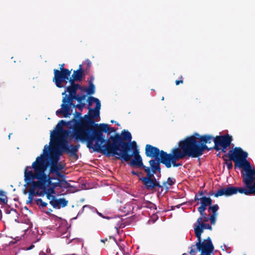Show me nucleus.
Wrapping results in <instances>:
<instances>
[{
	"label": "nucleus",
	"mask_w": 255,
	"mask_h": 255,
	"mask_svg": "<svg viewBox=\"0 0 255 255\" xmlns=\"http://www.w3.org/2000/svg\"><path fill=\"white\" fill-rule=\"evenodd\" d=\"M248 153L244 151L240 147H235L230 150L227 153L225 154L222 158L227 157L232 160L235 162V166L245 157H248Z\"/></svg>",
	"instance_id": "obj_10"
},
{
	"label": "nucleus",
	"mask_w": 255,
	"mask_h": 255,
	"mask_svg": "<svg viewBox=\"0 0 255 255\" xmlns=\"http://www.w3.org/2000/svg\"><path fill=\"white\" fill-rule=\"evenodd\" d=\"M143 169L146 173V176L140 178L139 180L142 182L146 190L151 191H156V187L159 188L162 187L159 182L157 181L154 177V174L157 173H153V172L150 170V167L148 166H144Z\"/></svg>",
	"instance_id": "obj_9"
},
{
	"label": "nucleus",
	"mask_w": 255,
	"mask_h": 255,
	"mask_svg": "<svg viewBox=\"0 0 255 255\" xmlns=\"http://www.w3.org/2000/svg\"><path fill=\"white\" fill-rule=\"evenodd\" d=\"M94 80V78L91 77L90 80H88L89 82V88H87V93L88 95H92L94 94L95 91V87L94 84L93 83V81Z\"/></svg>",
	"instance_id": "obj_32"
},
{
	"label": "nucleus",
	"mask_w": 255,
	"mask_h": 255,
	"mask_svg": "<svg viewBox=\"0 0 255 255\" xmlns=\"http://www.w3.org/2000/svg\"><path fill=\"white\" fill-rule=\"evenodd\" d=\"M129 144L130 145L129 146L128 148L126 149L123 146L119 150V152H128L129 151H130L131 149H134V148L137 147L136 143L135 141H133L131 142H129Z\"/></svg>",
	"instance_id": "obj_33"
},
{
	"label": "nucleus",
	"mask_w": 255,
	"mask_h": 255,
	"mask_svg": "<svg viewBox=\"0 0 255 255\" xmlns=\"http://www.w3.org/2000/svg\"><path fill=\"white\" fill-rule=\"evenodd\" d=\"M28 200L27 201V203H32L33 201V196H30L29 194L28 197Z\"/></svg>",
	"instance_id": "obj_52"
},
{
	"label": "nucleus",
	"mask_w": 255,
	"mask_h": 255,
	"mask_svg": "<svg viewBox=\"0 0 255 255\" xmlns=\"http://www.w3.org/2000/svg\"><path fill=\"white\" fill-rule=\"evenodd\" d=\"M133 149V151L131 154L128 152H118L116 156H118L117 158L121 159L125 161L128 162L130 160L132 156H140L139 154V150L137 148H134Z\"/></svg>",
	"instance_id": "obj_20"
},
{
	"label": "nucleus",
	"mask_w": 255,
	"mask_h": 255,
	"mask_svg": "<svg viewBox=\"0 0 255 255\" xmlns=\"http://www.w3.org/2000/svg\"><path fill=\"white\" fill-rule=\"evenodd\" d=\"M193 135H195V136L197 137H200V136H201L202 135H200L199 133H195Z\"/></svg>",
	"instance_id": "obj_62"
},
{
	"label": "nucleus",
	"mask_w": 255,
	"mask_h": 255,
	"mask_svg": "<svg viewBox=\"0 0 255 255\" xmlns=\"http://www.w3.org/2000/svg\"><path fill=\"white\" fill-rule=\"evenodd\" d=\"M57 177V180L60 181L64 180L66 178V176L64 174H62L60 172H58L57 173H55Z\"/></svg>",
	"instance_id": "obj_44"
},
{
	"label": "nucleus",
	"mask_w": 255,
	"mask_h": 255,
	"mask_svg": "<svg viewBox=\"0 0 255 255\" xmlns=\"http://www.w3.org/2000/svg\"><path fill=\"white\" fill-rule=\"evenodd\" d=\"M58 124H59L61 125H62V127L63 126H65V125H67V123L65 121H63V120L60 121L59 122Z\"/></svg>",
	"instance_id": "obj_55"
},
{
	"label": "nucleus",
	"mask_w": 255,
	"mask_h": 255,
	"mask_svg": "<svg viewBox=\"0 0 255 255\" xmlns=\"http://www.w3.org/2000/svg\"><path fill=\"white\" fill-rule=\"evenodd\" d=\"M78 89L80 90L82 92H87V88L82 86L79 84H78Z\"/></svg>",
	"instance_id": "obj_50"
},
{
	"label": "nucleus",
	"mask_w": 255,
	"mask_h": 255,
	"mask_svg": "<svg viewBox=\"0 0 255 255\" xmlns=\"http://www.w3.org/2000/svg\"><path fill=\"white\" fill-rule=\"evenodd\" d=\"M194 200L200 201L199 203L201 204V206L197 208V210L201 214L205 212L208 206H210L212 204V200L210 197L206 196L198 197L197 196H195Z\"/></svg>",
	"instance_id": "obj_17"
},
{
	"label": "nucleus",
	"mask_w": 255,
	"mask_h": 255,
	"mask_svg": "<svg viewBox=\"0 0 255 255\" xmlns=\"http://www.w3.org/2000/svg\"><path fill=\"white\" fill-rule=\"evenodd\" d=\"M181 205L182 204H179L175 206H172V210H173L175 207H176L177 208H179Z\"/></svg>",
	"instance_id": "obj_61"
},
{
	"label": "nucleus",
	"mask_w": 255,
	"mask_h": 255,
	"mask_svg": "<svg viewBox=\"0 0 255 255\" xmlns=\"http://www.w3.org/2000/svg\"><path fill=\"white\" fill-rule=\"evenodd\" d=\"M221 147V149L222 150V151L224 153H225L226 152V149L228 147H226V146H220Z\"/></svg>",
	"instance_id": "obj_56"
},
{
	"label": "nucleus",
	"mask_w": 255,
	"mask_h": 255,
	"mask_svg": "<svg viewBox=\"0 0 255 255\" xmlns=\"http://www.w3.org/2000/svg\"><path fill=\"white\" fill-rule=\"evenodd\" d=\"M78 103V104L75 105V107L77 108L80 111H82L83 108L85 106V103H83V101Z\"/></svg>",
	"instance_id": "obj_46"
},
{
	"label": "nucleus",
	"mask_w": 255,
	"mask_h": 255,
	"mask_svg": "<svg viewBox=\"0 0 255 255\" xmlns=\"http://www.w3.org/2000/svg\"><path fill=\"white\" fill-rule=\"evenodd\" d=\"M72 76L73 77V78L77 81H81L84 76V71L80 70H74Z\"/></svg>",
	"instance_id": "obj_29"
},
{
	"label": "nucleus",
	"mask_w": 255,
	"mask_h": 255,
	"mask_svg": "<svg viewBox=\"0 0 255 255\" xmlns=\"http://www.w3.org/2000/svg\"><path fill=\"white\" fill-rule=\"evenodd\" d=\"M162 155L160 158H155L154 159H151L149 161V163L150 165V168L151 171L153 172V173H161V168H160V163L163 164V156H166V152H162Z\"/></svg>",
	"instance_id": "obj_19"
},
{
	"label": "nucleus",
	"mask_w": 255,
	"mask_h": 255,
	"mask_svg": "<svg viewBox=\"0 0 255 255\" xmlns=\"http://www.w3.org/2000/svg\"><path fill=\"white\" fill-rule=\"evenodd\" d=\"M131 173L133 175H136L137 176H139L141 174V172H140L135 171L134 170H132L131 171Z\"/></svg>",
	"instance_id": "obj_54"
},
{
	"label": "nucleus",
	"mask_w": 255,
	"mask_h": 255,
	"mask_svg": "<svg viewBox=\"0 0 255 255\" xmlns=\"http://www.w3.org/2000/svg\"><path fill=\"white\" fill-rule=\"evenodd\" d=\"M36 185L37 186H38V187H39L40 188H47V187H49V186H51L52 187H53L54 188H56V187H60L61 188V182L59 181H58L57 182H52V181H51V183H50V184H45V185H41V184H36Z\"/></svg>",
	"instance_id": "obj_31"
},
{
	"label": "nucleus",
	"mask_w": 255,
	"mask_h": 255,
	"mask_svg": "<svg viewBox=\"0 0 255 255\" xmlns=\"http://www.w3.org/2000/svg\"><path fill=\"white\" fill-rule=\"evenodd\" d=\"M246 187L247 188L229 186L226 188H223L218 190L216 193L214 194V196L215 197L222 196H230L237 194L238 192L241 194H244L246 195H255V182L250 184L248 187Z\"/></svg>",
	"instance_id": "obj_7"
},
{
	"label": "nucleus",
	"mask_w": 255,
	"mask_h": 255,
	"mask_svg": "<svg viewBox=\"0 0 255 255\" xmlns=\"http://www.w3.org/2000/svg\"><path fill=\"white\" fill-rule=\"evenodd\" d=\"M61 188L68 189L71 187V185L65 179L61 182Z\"/></svg>",
	"instance_id": "obj_43"
},
{
	"label": "nucleus",
	"mask_w": 255,
	"mask_h": 255,
	"mask_svg": "<svg viewBox=\"0 0 255 255\" xmlns=\"http://www.w3.org/2000/svg\"><path fill=\"white\" fill-rule=\"evenodd\" d=\"M175 182V179H174V180H173L172 178H171L170 177H168L166 182H163V185L164 186L166 187V188L167 189H168L169 188L168 187H166V184H168V185L171 186L173 185V184H174Z\"/></svg>",
	"instance_id": "obj_40"
},
{
	"label": "nucleus",
	"mask_w": 255,
	"mask_h": 255,
	"mask_svg": "<svg viewBox=\"0 0 255 255\" xmlns=\"http://www.w3.org/2000/svg\"><path fill=\"white\" fill-rule=\"evenodd\" d=\"M61 107V109L56 112V115L59 116L63 114V116L65 118L69 117L71 115L70 107H68V105H65V104H62Z\"/></svg>",
	"instance_id": "obj_23"
},
{
	"label": "nucleus",
	"mask_w": 255,
	"mask_h": 255,
	"mask_svg": "<svg viewBox=\"0 0 255 255\" xmlns=\"http://www.w3.org/2000/svg\"><path fill=\"white\" fill-rule=\"evenodd\" d=\"M248 157H245L243 160H242L237 165L235 166V168L237 167L242 168L245 170V172L247 171H250L253 170L251 167L250 162L247 160V158Z\"/></svg>",
	"instance_id": "obj_22"
},
{
	"label": "nucleus",
	"mask_w": 255,
	"mask_h": 255,
	"mask_svg": "<svg viewBox=\"0 0 255 255\" xmlns=\"http://www.w3.org/2000/svg\"><path fill=\"white\" fill-rule=\"evenodd\" d=\"M49 148V146H48L47 145H45L44 149H43V153H48V148Z\"/></svg>",
	"instance_id": "obj_58"
},
{
	"label": "nucleus",
	"mask_w": 255,
	"mask_h": 255,
	"mask_svg": "<svg viewBox=\"0 0 255 255\" xmlns=\"http://www.w3.org/2000/svg\"><path fill=\"white\" fill-rule=\"evenodd\" d=\"M36 203L39 207L44 208L47 206V203L43 202L41 198H39L36 200Z\"/></svg>",
	"instance_id": "obj_42"
},
{
	"label": "nucleus",
	"mask_w": 255,
	"mask_h": 255,
	"mask_svg": "<svg viewBox=\"0 0 255 255\" xmlns=\"http://www.w3.org/2000/svg\"><path fill=\"white\" fill-rule=\"evenodd\" d=\"M78 87V84L72 85L67 87V91L69 93V95H71V96H80L77 94V91Z\"/></svg>",
	"instance_id": "obj_30"
},
{
	"label": "nucleus",
	"mask_w": 255,
	"mask_h": 255,
	"mask_svg": "<svg viewBox=\"0 0 255 255\" xmlns=\"http://www.w3.org/2000/svg\"><path fill=\"white\" fill-rule=\"evenodd\" d=\"M46 194V197L48 199V195H53L52 194L55 193V188L51 186H49L45 189H43Z\"/></svg>",
	"instance_id": "obj_39"
},
{
	"label": "nucleus",
	"mask_w": 255,
	"mask_h": 255,
	"mask_svg": "<svg viewBox=\"0 0 255 255\" xmlns=\"http://www.w3.org/2000/svg\"><path fill=\"white\" fill-rule=\"evenodd\" d=\"M217 215V214H213L209 217V220H210L211 223L213 225H214L215 224Z\"/></svg>",
	"instance_id": "obj_47"
},
{
	"label": "nucleus",
	"mask_w": 255,
	"mask_h": 255,
	"mask_svg": "<svg viewBox=\"0 0 255 255\" xmlns=\"http://www.w3.org/2000/svg\"><path fill=\"white\" fill-rule=\"evenodd\" d=\"M165 156H163L162 161L163 164L167 168H170L172 164L173 167L180 166L182 164L177 163V160L191 157L190 155L181 140L178 142V147L173 148L170 153H167L166 152Z\"/></svg>",
	"instance_id": "obj_5"
},
{
	"label": "nucleus",
	"mask_w": 255,
	"mask_h": 255,
	"mask_svg": "<svg viewBox=\"0 0 255 255\" xmlns=\"http://www.w3.org/2000/svg\"><path fill=\"white\" fill-rule=\"evenodd\" d=\"M101 105L97 104L94 109L88 108L89 115L93 118H97L100 116V110L101 109Z\"/></svg>",
	"instance_id": "obj_26"
},
{
	"label": "nucleus",
	"mask_w": 255,
	"mask_h": 255,
	"mask_svg": "<svg viewBox=\"0 0 255 255\" xmlns=\"http://www.w3.org/2000/svg\"><path fill=\"white\" fill-rule=\"evenodd\" d=\"M56 128L57 131L53 130L51 132V141L56 144L58 147L61 150V151L66 152L70 157H73L75 160H77L79 157L77 152L80 148V144H68V142L65 138L59 137L60 133L62 132L66 133H67V131L64 130L63 129L62 125L58 123Z\"/></svg>",
	"instance_id": "obj_4"
},
{
	"label": "nucleus",
	"mask_w": 255,
	"mask_h": 255,
	"mask_svg": "<svg viewBox=\"0 0 255 255\" xmlns=\"http://www.w3.org/2000/svg\"><path fill=\"white\" fill-rule=\"evenodd\" d=\"M132 136L128 130H123L121 134L116 133L114 135H111L107 141L106 151L108 156H116L119 150L122 147L127 149L128 148L129 142L131 141Z\"/></svg>",
	"instance_id": "obj_3"
},
{
	"label": "nucleus",
	"mask_w": 255,
	"mask_h": 255,
	"mask_svg": "<svg viewBox=\"0 0 255 255\" xmlns=\"http://www.w3.org/2000/svg\"><path fill=\"white\" fill-rule=\"evenodd\" d=\"M34 247V245H31L29 247H28L27 250H31L33 247Z\"/></svg>",
	"instance_id": "obj_63"
},
{
	"label": "nucleus",
	"mask_w": 255,
	"mask_h": 255,
	"mask_svg": "<svg viewBox=\"0 0 255 255\" xmlns=\"http://www.w3.org/2000/svg\"><path fill=\"white\" fill-rule=\"evenodd\" d=\"M85 64L86 65V66H87L85 70L89 71L90 68H91V65H92L91 61L89 60H86L85 61Z\"/></svg>",
	"instance_id": "obj_49"
},
{
	"label": "nucleus",
	"mask_w": 255,
	"mask_h": 255,
	"mask_svg": "<svg viewBox=\"0 0 255 255\" xmlns=\"http://www.w3.org/2000/svg\"><path fill=\"white\" fill-rule=\"evenodd\" d=\"M115 131V128L110 127L106 124L88 126L85 124L78 123L74 127L71 136L77 141H86L88 148L108 156V153L106 150L107 139H106L103 133L111 134Z\"/></svg>",
	"instance_id": "obj_1"
},
{
	"label": "nucleus",
	"mask_w": 255,
	"mask_h": 255,
	"mask_svg": "<svg viewBox=\"0 0 255 255\" xmlns=\"http://www.w3.org/2000/svg\"><path fill=\"white\" fill-rule=\"evenodd\" d=\"M205 223L202 222V218H199L197 219L194 228V232L196 236L201 237L204 229L212 230V228L211 226L209 224Z\"/></svg>",
	"instance_id": "obj_16"
},
{
	"label": "nucleus",
	"mask_w": 255,
	"mask_h": 255,
	"mask_svg": "<svg viewBox=\"0 0 255 255\" xmlns=\"http://www.w3.org/2000/svg\"><path fill=\"white\" fill-rule=\"evenodd\" d=\"M204 193L203 191H199L197 194L195 195V196H197L198 197L204 196Z\"/></svg>",
	"instance_id": "obj_53"
},
{
	"label": "nucleus",
	"mask_w": 255,
	"mask_h": 255,
	"mask_svg": "<svg viewBox=\"0 0 255 255\" xmlns=\"http://www.w3.org/2000/svg\"><path fill=\"white\" fill-rule=\"evenodd\" d=\"M64 64H60V70L59 71H62V69L64 70V69H66V68H64Z\"/></svg>",
	"instance_id": "obj_60"
},
{
	"label": "nucleus",
	"mask_w": 255,
	"mask_h": 255,
	"mask_svg": "<svg viewBox=\"0 0 255 255\" xmlns=\"http://www.w3.org/2000/svg\"><path fill=\"white\" fill-rule=\"evenodd\" d=\"M64 166L60 163L55 164V165H50L49 168V174H55L63 169Z\"/></svg>",
	"instance_id": "obj_27"
},
{
	"label": "nucleus",
	"mask_w": 255,
	"mask_h": 255,
	"mask_svg": "<svg viewBox=\"0 0 255 255\" xmlns=\"http://www.w3.org/2000/svg\"><path fill=\"white\" fill-rule=\"evenodd\" d=\"M180 78L181 80L175 81V84L176 85H179L180 84H182L183 83V81L182 80L183 79L182 76L180 77Z\"/></svg>",
	"instance_id": "obj_51"
},
{
	"label": "nucleus",
	"mask_w": 255,
	"mask_h": 255,
	"mask_svg": "<svg viewBox=\"0 0 255 255\" xmlns=\"http://www.w3.org/2000/svg\"><path fill=\"white\" fill-rule=\"evenodd\" d=\"M68 80H69V82L70 83V86H72V85H76L77 84H75V82L77 81V80L75 79L74 78H73V77L72 76L71 77H70Z\"/></svg>",
	"instance_id": "obj_48"
},
{
	"label": "nucleus",
	"mask_w": 255,
	"mask_h": 255,
	"mask_svg": "<svg viewBox=\"0 0 255 255\" xmlns=\"http://www.w3.org/2000/svg\"><path fill=\"white\" fill-rule=\"evenodd\" d=\"M54 76L53 79V81L55 83L56 86L58 88L64 87L62 83L65 82L69 79L71 74L72 70L64 69L62 71H59L57 69H54Z\"/></svg>",
	"instance_id": "obj_11"
},
{
	"label": "nucleus",
	"mask_w": 255,
	"mask_h": 255,
	"mask_svg": "<svg viewBox=\"0 0 255 255\" xmlns=\"http://www.w3.org/2000/svg\"><path fill=\"white\" fill-rule=\"evenodd\" d=\"M214 137L212 135L209 134L203 135L200 137H198L197 139L199 140V141L203 142L204 143H210L212 140L214 141Z\"/></svg>",
	"instance_id": "obj_28"
},
{
	"label": "nucleus",
	"mask_w": 255,
	"mask_h": 255,
	"mask_svg": "<svg viewBox=\"0 0 255 255\" xmlns=\"http://www.w3.org/2000/svg\"><path fill=\"white\" fill-rule=\"evenodd\" d=\"M87 102L88 108H90V107L92 106L93 103H95L96 105H97V104H99V105H101L100 101L98 99L92 96L88 97Z\"/></svg>",
	"instance_id": "obj_34"
},
{
	"label": "nucleus",
	"mask_w": 255,
	"mask_h": 255,
	"mask_svg": "<svg viewBox=\"0 0 255 255\" xmlns=\"http://www.w3.org/2000/svg\"><path fill=\"white\" fill-rule=\"evenodd\" d=\"M129 165L130 166L141 167L142 169L144 166H146L142 162L141 156L133 157V158L129 162Z\"/></svg>",
	"instance_id": "obj_24"
},
{
	"label": "nucleus",
	"mask_w": 255,
	"mask_h": 255,
	"mask_svg": "<svg viewBox=\"0 0 255 255\" xmlns=\"http://www.w3.org/2000/svg\"><path fill=\"white\" fill-rule=\"evenodd\" d=\"M30 172H32V170H30V166H26L24 170V181L27 184H31V188L29 190V194L30 196H35L36 195H40L41 193L39 191H35L36 189L39 190L45 189V188H40L39 187L36 185L37 181H34L35 179L29 180L27 178V176L28 175Z\"/></svg>",
	"instance_id": "obj_13"
},
{
	"label": "nucleus",
	"mask_w": 255,
	"mask_h": 255,
	"mask_svg": "<svg viewBox=\"0 0 255 255\" xmlns=\"http://www.w3.org/2000/svg\"><path fill=\"white\" fill-rule=\"evenodd\" d=\"M223 159L225 161L224 164H225L227 166L228 169L229 170L232 169L233 168V164L232 161L233 160L227 157L223 158Z\"/></svg>",
	"instance_id": "obj_38"
},
{
	"label": "nucleus",
	"mask_w": 255,
	"mask_h": 255,
	"mask_svg": "<svg viewBox=\"0 0 255 255\" xmlns=\"http://www.w3.org/2000/svg\"><path fill=\"white\" fill-rule=\"evenodd\" d=\"M201 215V217L199 218H202V222H207L209 220V217H208L206 215V214L205 213V212H203L202 214L200 213Z\"/></svg>",
	"instance_id": "obj_45"
},
{
	"label": "nucleus",
	"mask_w": 255,
	"mask_h": 255,
	"mask_svg": "<svg viewBox=\"0 0 255 255\" xmlns=\"http://www.w3.org/2000/svg\"><path fill=\"white\" fill-rule=\"evenodd\" d=\"M49 162L46 161V157L41 154L38 156L32 165L30 166V170L33 169V171L30 172L27 176V178L29 180L36 179L37 182L36 184L45 185V184H50L52 180H57V177L55 174L45 173Z\"/></svg>",
	"instance_id": "obj_2"
},
{
	"label": "nucleus",
	"mask_w": 255,
	"mask_h": 255,
	"mask_svg": "<svg viewBox=\"0 0 255 255\" xmlns=\"http://www.w3.org/2000/svg\"><path fill=\"white\" fill-rule=\"evenodd\" d=\"M142 207L149 208L150 209H156V207L155 204L150 201H145L142 204Z\"/></svg>",
	"instance_id": "obj_37"
},
{
	"label": "nucleus",
	"mask_w": 255,
	"mask_h": 255,
	"mask_svg": "<svg viewBox=\"0 0 255 255\" xmlns=\"http://www.w3.org/2000/svg\"><path fill=\"white\" fill-rule=\"evenodd\" d=\"M7 203V197L6 193L2 190H0V204H6Z\"/></svg>",
	"instance_id": "obj_36"
},
{
	"label": "nucleus",
	"mask_w": 255,
	"mask_h": 255,
	"mask_svg": "<svg viewBox=\"0 0 255 255\" xmlns=\"http://www.w3.org/2000/svg\"><path fill=\"white\" fill-rule=\"evenodd\" d=\"M197 138L195 135H191L181 140L191 158L199 157L203 154L205 150L214 149L213 146L208 147L206 143L198 141Z\"/></svg>",
	"instance_id": "obj_6"
},
{
	"label": "nucleus",
	"mask_w": 255,
	"mask_h": 255,
	"mask_svg": "<svg viewBox=\"0 0 255 255\" xmlns=\"http://www.w3.org/2000/svg\"><path fill=\"white\" fill-rule=\"evenodd\" d=\"M48 199L50 200L49 203L54 209H59L66 207L68 201L65 198H57L54 195H48Z\"/></svg>",
	"instance_id": "obj_14"
},
{
	"label": "nucleus",
	"mask_w": 255,
	"mask_h": 255,
	"mask_svg": "<svg viewBox=\"0 0 255 255\" xmlns=\"http://www.w3.org/2000/svg\"><path fill=\"white\" fill-rule=\"evenodd\" d=\"M232 140V136L228 134L223 135H217L214 139V145L213 148L216 151H219L221 149L220 146L229 147Z\"/></svg>",
	"instance_id": "obj_12"
},
{
	"label": "nucleus",
	"mask_w": 255,
	"mask_h": 255,
	"mask_svg": "<svg viewBox=\"0 0 255 255\" xmlns=\"http://www.w3.org/2000/svg\"><path fill=\"white\" fill-rule=\"evenodd\" d=\"M255 180V169L247 171L243 175V182L246 187H248L250 184H252Z\"/></svg>",
	"instance_id": "obj_21"
},
{
	"label": "nucleus",
	"mask_w": 255,
	"mask_h": 255,
	"mask_svg": "<svg viewBox=\"0 0 255 255\" xmlns=\"http://www.w3.org/2000/svg\"><path fill=\"white\" fill-rule=\"evenodd\" d=\"M162 152L164 151L160 150L158 148L150 144H146L145 146V153L147 157L154 158V159L159 158L161 156Z\"/></svg>",
	"instance_id": "obj_15"
},
{
	"label": "nucleus",
	"mask_w": 255,
	"mask_h": 255,
	"mask_svg": "<svg viewBox=\"0 0 255 255\" xmlns=\"http://www.w3.org/2000/svg\"><path fill=\"white\" fill-rule=\"evenodd\" d=\"M197 242L195 245H192L190 254L196 253L197 251L201 252V255H210L213 252L214 247L210 237L202 241L201 237L196 236Z\"/></svg>",
	"instance_id": "obj_8"
},
{
	"label": "nucleus",
	"mask_w": 255,
	"mask_h": 255,
	"mask_svg": "<svg viewBox=\"0 0 255 255\" xmlns=\"http://www.w3.org/2000/svg\"><path fill=\"white\" fill-rule=\"evenodd\" d=\"M75 126L74 127H75L76 125H77V124L78 123L85 124V125H87L88 126H94V125L95 124V122L93 120V118L90 115H89V116L85 115V116L84 122H80L79 121H78V120H76L75 121Z\"/></svg>",
	"instance_id": "obj_25"
},
{
	"label": "nucleus",
	"mask_w": 255,
	"mask_h": 255,
	"mask_svg": "<svg viewBox=\"0 0 255 255\" xmlns=\"http://www.w3.org/2000/svg\"><path fill=\"white\" fill-rule=\"evenodd\" d=\"M66 92H67V88H66V90H65V91H64L62 93V95H65H65H67V94H66Z\"/></svg>",
	"instance_id": "obj_64"
},
{
	"label": "nucleus",
	"mask_w": 255,
	"mask_h": 255,
	"mask_svg": "<svg viewBox=\"0 0 255 255\" xmlns=\"http://www.w3.org/2000/svg\"><path fill=\"white\" fill-rule=\"evenodd\" d=\"M53 211L51 209H49L48 211H45V213L47 215H50L51 213Z\"/></svg>",
	"instance_id": "obj_59"
},
{
	"label": "nucleus",
	"mask_w": 255,
	"mask_h": 255,
	"mask_svg": "<svg viewBox=\"0 0 255 255\" xmlns=\"http://www.w3.org/2000/svg\"><path fill=\"white\" fill-rule=\"evenodd\" d=\"M58 154L51 155L50 157L51 163L50 165H55V164L59 163L58 161L59 160V156L62 154L61 151H58Z\"/></svg>",
	"instance_id": "obj_35"
},
{
	"label": "nucleus",
	"mask_w": 255,
	"mask_h": 255,
	"mask_svg": "<svg viewBox=\"0 0 255 255\" xmlns=\"http://www.w3.org/2000/svg\"><path fill=\"white\" fill-rule=\"evenodd\" d=\"M75 118H81V114L78 112H75L74 114Z\"/></svg>",
	"instance_id": "obj_57"
},
{
	"label": "nucleus",
	"mask_w": 255,
	"mask_h": 255,
	"mask_svg": "<svg viewBox=\"0 0 255 255\" xmlns=\"http://www.w3.org/2000/svg\"><path fill=\"white\" fill-rule=\"evenodd\" d=\"M86 98V95H82L81 96H71V95H65L62 99V104H65L68 105V107L70 106L75 107V104L73 103V100H75L78 102H81V101H84Z\"/></svg>",
	"instance_id": "obj_18"
},
{
	"label": "nucleus",
	"mask_w": 255,
	"mask_h": 255,
	"mask_svg": "<svg viewBox=\"0 0 255 255\" xmlns=\"http://www.w3.org/2000/svg\"><path fill=\"white\" fill-rule=\"evenodd\" d=\"M219 209V206L217 204H215L213 205H210L209 206V207L208 208V211H211L213 214H217V211Z\"/></svg>",
	"instance_id": "obj_41"
}]
</instances>
